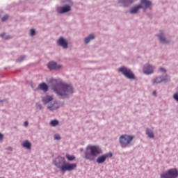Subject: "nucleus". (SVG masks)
Instances as JSON below:
<instances>
[{"label":"nucleus","mask_w":178,"mask_h":178,"mask_svg":"<svg viewBox=\"0 0 178 178\" xmlns=\"http://www.w3.org/2000/svg\"><path fill=\"white\" fill-rule=\"evenodd\" d=\"M52 90L56 95L60 97H67L70 94H73V87L70 85L65 84L60 80L52 79Z\"/></svg>","instance_id":"obj_1"},{"label":"nucleus","mask_w":178,"mask_h":178,"mask_svg":"<svg viewBox=\"0 0 178 178\" xmlns=\"http://www.w3.org/2000/svg\"><path fill=\"white\" fill-rule=\"evenodd\" d=\"M54 165L61 170V172H72V170H74L75 168H77L76 163H70L69 162H66V160L64 157L58 156L54 160Z\"/></svg>","instance_id":"obj_2"},{"label":"nucleus","mask_w":178,"mask_h":178,"mask_svg":"<svg viewBox=\"0 0 178 178\" xmlns=\"http://www.w3.org/2000/svg\"><path fill=\"white\" fill-rule=\"evenodd\" d=\"M102 154V149L98 146H88L84 152V158L87 161H92L98 155Z\"/></svg>","instance_id":"obj_3"},{"label":"nucleus","mask_w":178,"mask_h":178,"mask_svg":"<svg viewBox=\"0 0 178 178\" xmlns=\"http://www.w3.org/2000/svg\"><path fill=\"white\" fill-rule=\"evenodd\" d=\"M134 138V136H129V135H122L120 138V144L122 148H126V147H129L130 145V143L131 141H133V139Z\"/></svg>","instance_id":"obj_4"},{"label":"nucleus","mask_w":178,"mask_h":178,"mask_svg":"<svg viewBox=\"0 0 178 178\" xmlns=\"http://www.w3.org/2000/svg\"><path fill=\"white\" fill-rule=\"evenodd\" d=\"M118 72L125 76L127 79H129L130 80L134 79V74H133L130 69H127L126 67L118 68Z\"/></svg>","instance_id":"obj_5"},{"label":"nucleus","mask_w":178,"mask_h":178,"mask_svg":"<svg viewBox=\"0 0 178 178\" xmlns=\"http://www.w3.org/2000/svg\"><path fill=\"white\" fill-rule=\"evenodd\" d=\"M178 176L177 170L175 168L170 169L166 173L161 174V178H176Z\"/></svg>","instance_id":"obj_6"},{"label":"nucleus","mask_w":178,"mask_h":178,"mask_svg":"<svg viewBox=\"0 0 178 178\" xmlns=\"http://www.w3.org/2000/svg\"><path fill=\"white\" fill-rule=\"evenodd\" d=\"M112 156H113V154L111 152L106 153L105 154H103L97 157L96 162H97L98 163H104V162H105V161H106L108 158H112Z\"/></svg>","instance_id":"obj_7"},{"label":"nucleus","mask_w":178,"mask_h":178,"mask_svg":"<svg viewBox=\"0 0 178 178\" xmlns=\"http://www.w3.org/2000/svg\"><path fill=\"white\" fill-rule=\"evenodd\" d=\"M143 73H145V74H151L154 73V67H152V65L149 64L145 65L143 67Z\"/></svg>","instance_id":"obj_8"},{"label":"nucleus","mask_w":178,"mask_h":178,"mask_svg":"<svg viewBox=\"0 0 178 178\" xmlns=\"http://www.w3.org/2000/svg\"><path fill=\"white\" fill-rule=\"evenodd\" d=\"M48 67L50 69V70H58L62 67V65H58L56 62L51 61L48 63Z\"/></svg>","instance_id":"obj_9"},{"label":"nucleus","mask_w":178,"mask_h":178,"mask_svg":"<svg viewBox=\"0 0 178 178\" xmlns=\"http://www.w3.org/2000/svg\"><path fill=\"white\" fill-rule=\"evenodd\" d=\"M70 6H65L63 7H58L57 10L58 13H67V12H70Z\"/></svg>","instance_id":"obj_10"},{"label":"nucleus","mask_w":178,"mask_h":178,"mask_svg":"<svg viewBox=\"0 0 178 178\" xmlns=\"http://www.w3.org/2000/svg\"><path fill=\"white\" fill-rule=\"evenodd\" d=\"M58 45H60V47H63V48H67V42L65 41V40L63 38L60 37L58 41H57Z\"/></svg>","instance_id":"obj_11"},{"label":"nucleus","mask_w":178,"mask_h":178,"mask_svg":"<svg viewBox=\"0 0 178 178\" xmlns=\"http://www.w3.org/2000/svg\"><path fill=\"white\" fill-rule=\"evenodd\" d=\"M42 101L45 105L47 104H49V102H51V101H54V97L49 95L44 96L42 97Z\"/></svg>","instance_id":"obj_12"},{"label":"nucleus","mask_w":178,"mask_h":178,"mask_svg":"<svg viewBox=\"0 0 178 178\" xmlns=\"http://www.w3.org/2000/svg\"><path fill=\"white\" fill-rule=\"evenodd\" d=\"M58 108H59V103L54 102L53 104L48 106L47 109H49V111H55L58 109Z\"/></svg>","instance_id":"obj_13"},{"label":"nucleus","mask_w":178,"mask_h":178,"mask_svg":"<svg viewBox=\"0 0 178 178\" xmlns=\"http://www.w3.org/2000/svg\"><path fill=\"white\" fill-rule=\"evenodd\" d=\"M141 5H143V9H147V8H149L152 5L151 2L148 0H140Z\"/></svg>","instance_id":"obj_14"},{"label":"nucleus","mask_w":178,"mask_h":178,"mask_svg":"<svg viewBox=\"0 0 178 178\" xmlns=\"http://www.w3.org/2000/svg\"><path fill=\"white\" fill-rule=\"evenodd\" d=\"M159 37V40H160V42L163 44H168L169 42V40H166L165 37H163V33H161L160 35H157Z\"/></svg>","instance_id":"obj_15"},{"label":"nucleus","mask_w":178,"mask_h":178,"mask_svg":"<svg viewBox=\"0 0 178 178\" xmlns=\"http://www.w3.org/2000/svg\"><path fill=\"white\" fill-rule=\"evenodd\" d=\"M38 89L42 90V91H44V92H47V91H48V86L46 85L45 83H42L39 84Z\"/></svg>","instance_id":"obj_16"},{"label":"nucleus","mask_w":178,"mask_h":178,"mask_svg":"<svg viewBox=\"0 0 178 178\" xmlns=\"http://www.w3.org/2000/svg\"><path fill=\"white\" fill-rule=\"evenodd\" d=\"M22 147L24 148H26L27 149H31V143L29 140H25L22 143Z\"/></svg>","instance_id":"obj_17"},{"label":"nucleus","mask_w":178,"mask_h":178,"mask_svg":"<svg viewBox=\"0 0 178 178\" xmlns=\"http://www.w3.org/2000/svg\"><path fill=\"white\" fill-rule=\"evenodd\" d=\"M141 8H143L142 5H137L136 6L131 8L130 10V13H137V12H138L139 9H141Z\"/></svg>","instance_id":"obj_18"},{"label":"nucleus","mask_w":178,"mask_h":178,"mask_svg":"<svg viewBox=\"0 0 178 178\" xmlns=\"http://www.w3.org/2000/svg\"><path fill=\"white\" fill-rule=\"evenodd\" d=\"M124 6H129L131 3H133V0H120Z\"/></svg>","instance_id":"obj_19"},{"label":"nucleus","mask_w":178,"mask_h":178,"mask_svg":"<svg viewBox=\"0 0 178 178\" xmlns=\"http://www.w3.org/2000/svg\"><path fill=\"white\" fill-rule=\"evenodd\" d=\"M95 38V36L93 34L90 35L88 38H85V43L88 44L90 40H94Z\"/></svg>","instance_id":"obj_20"},{"label":"nucleus","mask_w":178,"mask_h":178,"mask_svg":"<svg viewBox=\"0 0 178 178\" xmlns=\"http://www.w3.org/2000/svg\"><path fill=\"white\" fill-rule=\"evenodd\" d=\"M162 81H163V79H162V77H157L154 80L153 83L159 84V83H162Z\"/></svg>","instance_id":"obj_21"},{"label":"nucleus","mask_w":178,"mask_h":178,"mask_svg":"<svg viewBox=\"0 0 178 178\" xmlns=\"http://www.w3.org/2000/svg\"><path fill=\"white\" fill-rule=\"evenodd\" d=\"M146 134L149 137V138H154V133L149 129L146 130Z\"/></svg>","instance_id":"obj_22"},{"label":"nucleus","mask_w":178,"mask_h":178,"mask_svg":"<svg viewBox=\"0 0 178 178\" xmlns=\"http://www.w3.org/2000/svg\"><path fill=\"white\" fill-rule=\"evenodd\" d=\"M58 124H59V121L56 120H54L50 122V125L53 127H54L55 126H58Z\"/></svg>","instance_id":"obj_23"},{"label":"nucleus","mask_w":178,"mask_h":178,"mask_svg":"<svg viewBox=\"0 0 178 178\" xmlns=\"http://www.w3.org/2000/svg\"><path fill=\"white\" fill-rule=\"evenodd\" d=\"M65 157L67 158V161H74L76 159V157L74 156H71L70 154H66Z\"/></svg>","instance_id":"obj_24"},{"label":"nucleus","mask_w":178,"mask_h":178,"mask_svg":"<svg viewBox=\"0 0 178 178\" xmlns=\"http://www.w3.org/2000/svg\"><path fill=\"white\" fill-rule=\"evenodd\" d=\"M8 19H9V15H4V16L1 18V21H2V22H6V20H8Z\"/></svg>","instance_id":"obj_25"},{"label":"nucleus","mask_w":178,"mask_h":178,"mask_svg":"<svg viewBox=\"0 0 178 178\" xmlns=\"http://www.w3.org/2000/svg\"><path fill=\"white\" fill-rule=\"evenodd\" d=\"M173 98H174V99H175V101H177L178 102V94L177 93L174 94Z\"/></svg>","instance_id":"obj_26"},{"label":"nucleus","mask_w":178,"mask_h":178,"mask_svg":"<svg viewBox=\"0 0 178 178\" xmlns=\"http://www.w3.org/2000/svg\"><path fill=\"white\" fill-rule=\"evenodd\" d=\"M36 108L37 109H42V106L40 104L37 103Z\"/></svg>","instance_id":"obj_27"},{"label":"nucleus","mask_w":178,"mask_h":178,"mask_svg":"<svg viewBox=\"0 0 178 178\" xmlns=\"http://www.w3.org/2000/svg\"><path fill=\"white\" fill-rule=\"evenodd\" d=\"M54 140H60V136L59 134L54 135Z\"/></svg>","instance_id":"obj_28"},{"label":"nucleus","mask_w":178,"mask_h":178,"mask_svg":"<svg viewBox=\"0 0 178 178\" xmlns=\"http://www.w3.org/2000/svg\"><path fill=\"white\" fill-rule=\"evenodd\" d=\"M35 34V31L34 29H31V35H34Z\"/></svg>","instance_id":"obj_29"},{"label":"nucleus","mask_w":178,"mask_h":178,"mask_svg":"<svg viewBox=\"0 0 178 178\" xmlns=\"http://www.w3.org/2000/svg\"><path fill=\"white\" fill-rule=\"evenodd\" d=\"M24 125L25 126V127H27V126H29V122L26 121V122L24 123Z\"/></svg>","instance_id":"obj_30"},{"label":"nucleus","mask_w":178,"mask_h":178,"mask_svg":"<svg viewBox=\"0 0 178 178\" xmlns=\"http://www.w3.org/2000/svg\"><path fill=\"white\" fill-rule=\"evenodd\" d=\"M0 140H3V135L0 133Z\"/></svg>","instance_id":"obj_31"},{"label":"nucleus","mask_w":178,"mask_h":178,"mask_svg":"<svg viewBox=\"0 0 178 178\" xmlns=\"http://www.w3.org/2000/svg\"><path fill=\"white\" fill-rule=\"evenodd\" d=\"M161 72H166V70H165L164 68H160Z\"/></svg>","instance_id":"obj_32"},{"label":"nucleus","mask_w":178,"mask_h":178,"mask_svg":"<svg viewBox=\"0 0 178 178\" xmlns=\"http://www.w3.org/2000/svg\"><path fill=\"white\" fill-rule=\"evenodd\" d=\"M0 37H2V38H3V37H5V33H2L1 35H0Z\"/></svg>","instance_id":"obj_33"},{"label":"nucleus","mask_w":178,"mask_h":178,"mask_svg":"<svg viewBox=\"0 0 178 178\" xmlns=\"http://www.w3.org/2000/svg\"><path fill=\"white\" fill-rule=\"evenodd\" d=\"M9 38H10V36H7V37L6 38V40H9Z\"/></svg>","instance_id":"obj_34"},{"label":"nucleus","mask_w":178,"mask_h":178,"mask_svg":"<svg viewBox=\"0 0 178 178\" xmlns=\"http://www.w3.org/2000/svg\"><path fill=\"white\" fill-rule=\"evenodd\" d=\"M153 95H156V91L153 92Z\"/></svg>","instance_id":"obj_35"}]
</instances>
